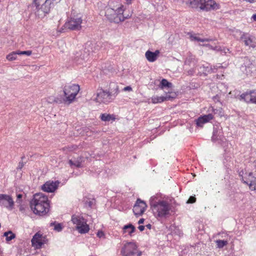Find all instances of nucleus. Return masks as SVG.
Segmentation results:
<instances>
[{"mask_svg":"<svg viewBox=\"0 0 256 256\" xmlns=\"http://www.w3.org/2000/svg\"><path fill=\"white\" fill-rule=\"evenodd\" d=\"M30 206L34 213L40 216L45 215L49 210L48 198L42 193L36 194L30 202Z\"/></svg>","mask_w":256,"mask_h":256,"instance_id":"nucleus-1","label":"nucleus"},{"mask_svg":"<svg viewBox=\"0 0 256 256\" xmlns=\"http://www.w3.org/2000/svg\"><path fill=\"white\" fill-rule=\"evenodd\" d=\"M118 93V88L115 83H111L110 90L107 91L102 89L98 90L96 94L92 96L93 100L100 104H108L112 102V96L115 97Z\"/></svg>","mask_w":256,"mask_h":256,"instance_id":"nucleus-2","label":"nucleus"},{"mask_svg":"<svg viewBox=\"0 0 256 256\" xmlns=\"http://www.w3.org/2000/svg\"><path fill=\"white\" fill-rule=\"evenodd\" d=\"M150 205L153 214L156 217L164 218L170 214L171 209L170 206L166 201L153 202L150 200Z\"/></svg>","mask_w":256,"mask_h":256,"instance_id":"nucleus-3","label":"nucleus"},{"mask_svg":"<svg viewBox=\"0 0 256 256\" xmlns=\"http://www.w3.org/2000/svg\"><path fill=\"white\" fill-rule=\"evenodd\" d=\"M78 84H72L66 85L64 88V93L65 98L64 101L68 104L72 103L80 91Z\"/></svg>","mask_w":256,"mask_h":256,"instance_id":"nucleus-4","label":"nucleus"},{"mask_svg":"<svg viewBox=\"0 0 256 256\" xmlns=\"http://www.w3.org/2000/svg\"><path fill=\"white\" fill-rule=\"evenodd\" d=\"M72 221L76 225V229L80 233L85 234L89 231V226L82 216L74 214L72 216Z\"/></svg>","mask_w":256,"mask_h":256,"instance_id":"nucleus-5","label":"nucleus"},{"mask_svg":"<svg viewBox=\"0 0 256 256\" xmlns=\"http://www.w3.org/2000/svg\"><path fill=\"white\" fill-rule=\"evenodd\" d=\"M50 2L48 0H34L36 12L40 16H45L50 10Z\"/></svg>","mask_w":256,"mask_h":256,"instance_id":"nucleus-6","label":"nucleus"},{"mask_svg":"<svg viewBox=\"0 0 256 256\" xmlns=\"http://www.w3.org/2000/svg\"><path fill=\"white\" fill-rule=\"evenodd\" d=\"M0 206L5 208L8 210H12L14 207V202L11 196L0 194Z\"/></svg>","mask_w":256,"mask_h":256,"instance_id":"nucleus-7","label":"nucleus"},{"mask_svg":"<svg viewBox=\"0 0 256 256\" xmlns=\"http://www.w3.org/2000/svg\"><path fill=\"white\" fill-rule=\"evenodd\" d=\"M82 20L80 18H70L65 23L64 26L66 29L72 30H78L81 29Z\"/></svg>","mask_w":256,"mask_h":256,"instance_id":"nucleus-8","label":"nucleus"},{"mask_svg":"<svg viewBox=\"0 0 256 256\" xmlns=\"http://www.w3.org/2000/svg\"><path fill=\"white\" fill-rule=\"evenodd\" d=\"M137 246L136 244L132 242L126 244L121 250V254L124 256H134L136 253Z\"/></svg>","mask_w":256,"mask_h":256,"instance_id":"nucleus-9","label":"nucleus"},{"mask_svg":"<svg viewBox=\"0 0 256 256\" xmlns=\"http://www.w3.org/2000/svg\"><path fill=\"white\" fill-rule=\"evenodd\" d=\"M147 205L146 203L140 199H138L133 208L134 214L136 216L142 215L146 210Z\"/></svg>","mask_w":256,"mask_h":256,"instance_id":"nucleus-10","label":"nucleus"},{"mask_svg":"<svg viewBox=\"0 0 256 256\" xmlns=\"http://www.w3.org/2000/svg\"><path fill=\"white\" fill-rule=\"evenodd\" d=\"M200 8L206 11L217 10L218 4L214 0H201Z\"/></svg>","mask_w":256,"mask_h":256,"instance_id":"nucleus-11","label":"nucleus"},{"mask_svg":"<svg viewBox=\"0 0 256 256\" xmlns=\"http://www.w3.org/2000/svg\"><path fill=\"white\" fill-rule=\"evenodd\" d=\"M60 182L58 180L48 181L42 186V189L48 192H54L58 188Z\"/></svg>","mask_w":256,"mask_h":256,"instance_id":"nucleus-12","label":"nucleus"},{"mask_svg":"<svg viewBox=\"0 0 256 256\" xmlns=\"http://www.w3.org/2000/svg\"><path fill=\"white\" fill-rule=\"evenodd\" d=\"M89 57L88 52L86 50H82L76 52L74 56V60L77 64H84L86 62Z\"/></svg>","mask_w":256,"mask_h":256,"instance_id":"nucleus-13","label":"nucleus"},{"mask_svg":"<svg viewBox=\"0 0 256 256\" xmlns=\"http://www.w3.org/2000/svg\"><path fill=\"white\" fill-rule=\"evenodd\" d=\"M236 32L241 34L240 38L244 40L246 46H250L253 48L256 47V39L254 37L247 36L244 34H242L240 30H236Z\"/></svg>","mask_w":256,"mask_h":256,"instance_id":"nucleus-14","label":"nucleus"},{"mask_svg":"<svg viewBox=\"0 0 256 256\" xmlns=\"http://www.w3.org/2000/svg\"><path fill=\"white\" fill-rule=\"evenodd\" d=\"M114 15V17L115 18H120V22H124L130 17L128 14L126 15L124 14V6L122 4L116 7L115 12Z\"/></svg>","mask_w":256,"mask_h":256,"instance_id":"nucleus-15","label":"nucleus"},{"mask_svg":"<svg viewBox=\"0 0 256 256\" xmlns=\"http://www.w3.org/2000/svg\"><path fill=\"white\" fill-rule=\"evenodd\" d=\"M115 8H106L105 11V16L111 22L115 23L120 22V18H118L114 17V13L115 12Z\"/></svg>","mask_w":256,"mask_h":256,"instance_id":"nucleus-16","label":"nucleus"},{"mask_svg":"<svg viewBox=\"0 0 256 256\" xmlns=\"http://www.w3.org/2000/svg\"><path fill=\"white\" fill-rule=\"evenodd\" d=\"M43 237L42 234L36 232L31 240L32 246L36 248H40L44 244Z\"/></svg>","mask_w":256,"mask_h":256,"instance_id":"nucleus-17","label":"nucleus"},{"mask_svg":"<svg viewBox=\"0 0 256 256\" xmlns=\"http://www.w3.org/2000/svg\"><path fill=\"white\" fill-rule=\"evenodd\" d=\"M213 114H210L199 117L198 119L196 120L195 121L197 126L202 128L204 124L210 122L211 120L213 119Z\"/></svg>","mask_w":256,"mask_h":256,"instance_id":"nucleus-18","label":"nucleus"},{"mask_svg":"<svg viewBox=\"0 0 256 256\" xmlns=\"http://www.w3.org/2000/svg\"><path fill=\"white\" fill-rule=\"evenodd\" d=\"M240 98L244 100L247 102H251L254 104H256V96H255V90L250 91L249 92H246L242 94L240 96Z\"/></svg>","mask_w":256,"mask_h":256,"instance_id":"nucleus-19","label":"nucleus"},{"mask_svg":"<svg viewBox=\"0 0 256 256\" xmlns=\"http://www.w3.org/2000/svg\"><path fill=\"white\" fill-rule=\"evenodd\" d=\"M244 65L246 68V72L247 74H251L256 70L254 62L250 60L248 58H244Z\"/></svg>","mask_w":256,"mask_h":256,"instance_id":"nucleus-20","label":"nucleus"},{"mask_svg":"<svg viewBox=\"0 0 256 256\" xmlns=\"http://www.w3.org/2000/svg\"><path fill=\"white\" fill-rule=\"evenodd\" d=\"M160 51L158 50H156L154 52L148 50L145 54V56L148 62H154L157 60Z\"/></svg>","mask_w":256,"mask_h":256,"instance_id":"nucleus-21","label":"nucleus"},{"mask_svg":"<svg viewBox=\"0 0 256 256\" xmlns=\"http://www.w3.org/2000/svg\"><path fill=\"white\" fill-rule=\"evenodd\" d=\"M248 178L246 180L244 181V183L248 184L250 188L255 189L256 185V178L252 176V173L250 172L248 175Z\"/></svg>","mask_w":256,"mask_h":256,"instance_id":"nucleus-22","label":"nucleus"},{"mask_svg":"<svg viewBox=\"0 0 256 256\" xmlns=\"http://www.w3.org/2000/svg\"><path fill=\"white\" fill-rule=\"evenodd\" d=\"M183 2L192 8H200L201 0H183Z\"/></svg>","mask_w":256,"mask_h":256,"instance_id":"nucleus-23","label":"nucleus"},{"mask_svg":"<svg viewBox=\"0 0 256 256\" xmlns=\"http://www.w3.org/2000/svg\"><path fill=\"white\" fill-rule=\"evenodd\" d=\"M170 96H153L152 98V102L153 104H156L163 102L165 100H170Z\"/></svg>","mask_w":256,"mask_h":256,"instance_id":"nucleus-24","label":"nucleus"},{"mask_svg":"<svg viewBox=\"0 0 256 256\" xmlns=\"http://www.w3.org/2000/svg\"><path fill=\"white\" fill-rule=\"evenodd\" d=\"M100 119L104 122L114 121L116 120V116L114 114H102L100 116Z\"/></svg>","mask_w":256,"mask_h":256,"instance_id":"nucleus-25","label":"nucleus"},{"mask_svg":"<svg viewBox=\"0 0 256 256\" xmlns=\"http://www.w3.org/2000/svg\"><path fill=\"white\" fill-rule=\"evenodd\" d=\"M216 68L215 66H214V68H212V67L210 68L208 66H200V68L201 70V69H203V70H202V73L205 74V75H206L208 74V73H212V72H216L214 71V70L215 69H217L218 68H220V66H216Z\"/></svg>","mask_w":256,"mask_h":256,"instance_id":"nucleus-26","label":"nucleus"},{"mask_svg":"<svg viewBox=\"0 0 256 256\" xmlns=\"http://www.w3.org/2000/svg\"><path fill=\"white\" fill-rule=\"evenodd\" d=\"M124 232H128V234H131L135 230L134 226L132 224H128L126 225L124 227Z\"/></svg>","mask_w":256,"mask_h":256,"instance_id":"nucleus-27","label":"nucleus"},{"mask_svg":"<svg viewBox=\"0 0 256 256\" xmlns=\"http://www.w3.org/2000/svg\"><path fill=\"white\" fill-rule=\"evenodd\" d=\"M4 236L6 237L7 242H9L16 238V234L10 230L5 232L4 234Z\"/></svg>","mask_w":256,"mask_h":256,"instance_id":"nucleus-28","label":"nucleus"},{"mask_svg":"<svg viewBox=\"0 0 256 256\" xmlns=\"http://www.w3.org/2000/svg\"><path fill=\"white\" fill-rule=\"evenodd\" d=\"M190 38L192 40L198 41L200 42H210L212 41V39L210 38H200V37L197 36L196 34L192 35L190 36Z\"/></svg>","mask_w":256,"mask_h":256,"instance_id":"nucleus-29","label":"nucleus"},{"mask_svg":"<svg viewBox=\"0 0 256 256\" xmlns=\"http://www.w3.org/2000/svg\"><path fill=\"white\" fill-rule=\"evenodd\" d=\"M18 51L13 52L6 56V59L9 61H12L16 59Z\"/></svg>","mask_w":256,"mask_h":256,"instance_id":"nucleus-30","label":"nucleus"},{"mask_svg":"<svg viewBox=\"0 0 256 256\" xmlns=\"http://www.w3.org/2000/svg\"><path fill=\"white\" fill-rule=\"evenodd\" d=\"M172 86V83L168 82L166 79H162L160 82V87L161 88H170Z\"/></svg>","mask_w":256,"mask_h":256,"instance_id":"nucleus-31","label":"nucleus"},{"mask_svg":"<svg viewBox=\"0 0 256 256\" xmlns=\"http://www.w3.org/2000/svg\"><path fill=\"white\" fill-rule=\"evenodd\" d=\"M46 101L48 104H52L54 102L58 103L60 100L54 96H50L46 98Z\"/></svg>","mask_w":256,"mask_h":256,"instance_id":"nucleus-32","label":"nucleus"},{"mask_svg":"<svg viewBox=\"0 0 256 256\" xmlns=\"http://www.w3.org/2000/svg\"><path fill=\"white\" fill-rule=\"evenodd\" d=\"M50 226H54V230L57 232H60L62 229V225L60 224H56L54 222L50 223Z\"/></svg>","mask_w":256,"mask_h":256,"instance_id":"nucleus-33","label":"nucleus"},{"mask_svg":"<svg viewBox=\"0 0 256 256\" xmlns=\"http://www.w3.org/2000/svg\"><path fill=\"white\" fill-rule=\"evenodd\" d=\"M218 247L221 248L228 244V242L224 240H217L216 241Z\"/></svg>","mask_w":256,"mask_h":256,"instance_id":"nucleus-34","label":"nucleus"},{"mask_svg":"<svg viewBox=\"0 0 256 256\" xmlns=\"http://www.w3.org/2000/svg\"><path fill=\"white\" fill-rule=\"evenodd\" d=\"M84 202L85 206L89 208H91L94 204V201L88 198H85Z\"/></svg>","mask_w":256,"mask_h":256,"instance_id":"nucleus-35","label":"nucleus"},{"mask_svg":"<svg viewBox=\"0 0 256 256\" xmlns=\"http://www.w3.org/2000/svg\"><path fill=\"white\" fill-rule=\"evenodd\" d=\"M68 162L70 166H74L76 167H80L81 165L80 162L78 160L73 162L72 160H70Z\"/></svg>","mask_w":256,"mask_h":256,"instance_id":"nucleus-36","label":"nucleus"},{"mask_svg":"<svg viewBox=\"0 0 256 256\" xmlns=\"http://www.w3.org/2000/svg\"><path fill=\"white\" fill-rule=\"evenodd\" d=\"M18 55H22V54H26V56H30L32 54V52L31 50H26V51H20L18 50Z\"/></svg>","mask_w":256,"mask_h":256,"instance_id":"nucleus-37","label":"nucleus"},{"mask_svg":"<svg viewBox=\"0 0 256 256\" xmlns=\"http://www.w3.org/2000/svg\"><path fill=\"white\" fill-rule=\"evenodd\" d=\"M17 200H16V202L20 204L22 203V194H18L16 195Z\"/></svg>","mask_w":256,"mask_h":256,"instance_id":"nucleus-38","label":"nucleus"},{"mask_svg":"<svg viewBox=\"0 0 256 256\" xmlns=\"http://www.w3.org/2000/svg\"><path fill=\"white\" fill-rule=\"evenodd\" d=\"M196 200V198L194 196H191L188 200L187 203L192 204L194 203Z\"/></svg>","mask_w":256,"mask_h":256,"instance_id":"nucleus-39","label":"nucleus"},{"mask_svg":"<svg viewBox=\"0 0 256 256\" xmlns=\"http://www.w3.org/2000/svg\"><path fill=\"white\" fill-rule=\"evenodd\" d=\"M96 235L99 238H104V234L102 230H98L96 234Z\"/></svg>","mask_w":256,"mask_h":256,"instance_id":"nucleus-40","label":"nucleus"},{"mask_svg":"<svg viewBox=\"0 0 256 256\" xmlns=\"http://www.w3.org/2000/svg\"><path fill=\"white\" fill-rule=\"evenodd\" d=\"M24 162H22V161H21V162H20L19 163H18V166L17 168L18 170H21L23 166H24Z\"/></svg>","mask_w":256,"mask_h":256,"instance_id":"nucleus-41","label":"nucleus"},{"mask_svg":"<svg viewBox=\"0 0 256 256\" xmlns=\"http://www.w3.org/2000/svg\"><path fill=\"white\" fill-rule=\"evenodd\" d=\"M124 91H132V88L130 86H127L126 87H124L123 89Z\"/></svg>","mask_w":256,"mask_h":256,"instance_id":"nucleus-42","label":"nucleus"},{"mask_svg":"<svg viewBox=\"0 0 256 256\" xmlns=\"http://www.w3.org/2000/svg\"><path fill=\"white\" fill-rule=\"evenodd\" d=\"M244 174V172L242 170L240 171V172H239V176H240L242 177V180L244 182V181L245 180H244V178L242 176V175Z\"/></svg>","mask_w":256,"mask_h":256,"instance_id":"nucleus-43","label":"nucleus"},{"mask_svg":"<svg viewBox=\"0 0 256 256\" xmlns=\"http://www.w3.org/2000/svg\"><path fill=\"white\" fill-rule=\"evenodd\" d=\"M68 148H70V150L71 151L76 150L77 148V146H72V147H68Z\"/></svg>","mask_w":256,"mask_h":256,"instance_id":"nucleus-44","label":"nucleus"},{"mask_svg":"<svg viewBox=\"0 0 256 256\" xmlns=\"http://www.w3.org/2000/svg\"><path fill=\"white\" fill-rule=\"evenodd\" d=\"M208 48L213 50H219V48H218L217 46L213 47L212 46L210 45V46H209Z\"/></svg>","mask_w":256,"mask_h":256,"instance_id":"nucleus-45","label":"nucleus"},{"mask_svg":"<svg viewBox=\"0 0 256 256\" xmlns=\"http://www.w3.org/2000/svg\"><path fill=\"white\" fill-rule=\"evenodd\" d=\"M138 228L140 230V231L142 232L144 230V226H140L138 227Z\"/></svg>","mask_w":256,"mask_h":256,"instance_id":"nucleus-46","label":"nucleus"},{"mask_svg":"<svg viewBox=\"0 0 256 256\" xmlns=\"http://www.w3.org/2000/svg\"><path fill=\"white\" fill-rule=\"evenodd\" d=\"M214 101L219 102V97L218 96H216L214 97Z\"/></svg>","mask_w":256,"mask_h":256,"instance_id":"nucleus-47","label":"nucleus"},{"mask_svg":"<svg viewBox=\"0 0 256 256\" xmlns=\"http://www.w3.org/2000/svg\"><path fill=\"white\" fill-rule=\"evenodd\" d=\"M144 218H140V219L139 220V221H138V224H143V223H144Z\"/></svg>","mask_w":256,"mask_h":256,"instance_id":"nucleus-48","label":"nucleus"},{"mask_svg":"<svg viewBox=\"0 0 256 256\" xmlns=\"http://www.w3.org/2000/svg\"><path fill=\"white\" fill-rule=\"evenodd\" d=\"M212 140L213 141H214V140H216V138H215V134H214H214H213V136H212Z\"/></svg>","mask_w":256,"mask_h":256,"instance_id":"nucleus-49","label":"nucleus"},{"mask_svg":"<svg viewBox=\"0 0 256 256\" xmlns=\"http://www.w3.org/2000/svg\"><path fill=\"white\" fill-rule=\"evenodd\" d=\"M194 72V71L193 70H190L189 71H188V74H192Z\"/></svg>","mask_w":256,"mask_h":256,"instance_id":"nucleus-50","label":"nucleus"},{"mask_svg":"<svg viewBox=\"0 0 256 256\" xmlns=\"http://www.w3.org/2000/svg\"><path fill=\"white\" fill-rule=\"evenodd\" d=\"M252 18L254 21H256V14H254Z\"/></svg>","mask_w":256,"mask_h":256,"instance_id":"nucleus-51","label":"nucleus"},{"mask_svg":"<svg viewBox=\"0 0 256 256\" xmlns=\"http://www.w3.org/2000/svg\"><path fill=\"white\" fill-rule=\"evenodd\" d=\"M246 2H249L250 3H252L254 2V0H245Z\"/></svg>","mask_w":256,"mask_h":256,"instance_id":"nucleus-52","label":"nucleus"},{"mask_svg":"<svg viewBox=\"0 0 256 256\" xmlns=\"http://www.w3.org/2000/svg\"><path fill=\"white\" fill-rule=\"evenodd\" d=\"M200 46L208 47L209 46H210V44H200Z\"/></svg>","mask_w":256,"mask_h":256,"instance_id":"nucleus-53","label":"nucleus"},{"mask_svg":"<svg viewBox=\"0 0 256 256\" xmlns=\"http://www.w3.org/2000/svg\"><path fill=\"white\" fill-rule=\"evenodd\" d=\"M146 226L148 228H150V227H151V225L150 224H147Z\"/></svg>","mask_w":256,"mask_h":256,"instance_id":"nucleus-54","label":"nucleus"},{"mask_svg":"<svg viewBox=\"0 0 256 256\" xmlns=\"http://www.w3.org/2000/svg\"><path fill=\"white\" fill-rule=\"evenodd\" d=\"M138 256H141V252H140L137 254Z\"/></svg>","mask_w":256,"mask_h":256,"instance_id":"nucleus-55","label":"nucleus"},{"mask_svg":"<svg viewBox=\"0 0 256 256\" xmlns=\"http://www.w3.org/2000/svg\"><path fill=\"white\" fill-rule=\"evenodd\" d=\"M187 62H188V60H186L185 62V64H186Z\"/></svg>","mask_w":256,"mask_h":256,"instance_id":"nucleus-56","label":"nucleus"}]
</instances>
